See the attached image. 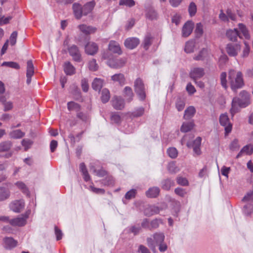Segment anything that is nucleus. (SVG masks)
I'll return each instance as SVG.
<instances>
[{
    "label": "nucleus",
    "instance_id": "obj_1",
    "mask_svg": "<svg viewBox=\"0 0 253 253\" xmlns=\"http://www.w3.org/2000/svg\"><path fill=\"white\" fill-rule=\"evenodd\" d=\"M240 97H234L232 99L230 113L233 116L239 111V108H245L250 104V94L246 90L239 93Z\"/></svg>",
    "mask_w": 253,
    "mask_h": 253
},
{
    "label": "nucleus",
    "instance_id": "obj_2",
    "mask_svg": "<svg viewBox=\"0 0 253 253\" xmlns=\"http://www.w3.org/2000/svg\"><path fill=\"white\" fill-rule=\"evenodd\" d=\"M228 80L231 88L234 91L242 88L245 85L243 75L241 71L230 70L228 72Z\"/></svg>",
    "mask_w": 253,
    "mask_h": 253
},
{
    "label": "nucleus",
    "instance_id": "obj_3",
    "mask_svg": "<svg viewBox=\"0 0 253 253\" xmlns=\"http://www.w3.org/2000/svg\"><path fill=\"white\" fill-rule=\"evenodd\" d=\"M165 236L164 233L161 232H156L153 235V238L148 237L146 239L147 244L148 247L154 252H156V246L161 243L164 241Z\"/></svg>",
    "mask_w": 253,
    "mask_h": 253
},
{
    "label": "nucleus",
    "instance_id": "obj_4",
    "mask_svg": "<svg viewBox=\"0 0 253 253\" xmlns=\"http://www.w3.org/2000/svg\"><path fill=\"white\" fill-rule=\"evenodd\" d=\"M134 90L140 100H143L146 97L144 85L142 80L137 78L134 83Z\"/></svg>",
    "mask_w": 253,
    "mask_h": 253
},
{
    "label": "nucleus",
    "instance_id": "obj_5",
    "mask_svg": "<svg viewBox=\"0 0 253 253\" xmlns=\"http://www.w3.org/2000/svg\"><path fill=\"white\" fill-rule=\"evenodd\" d=\"M219 122L220 125L224 127L225 134L227 135L231 131L232 125L227 114H222L220 116Z\"/></svg>",
    "mask_w": 253,
    "mask_h": 253
},
{
    "label": "nucleus",
    "instance_id": "obj_6",
    "mask_svg": "<svg viewBox=\"0 0 253 253\" xmlns=\"http://www.w3.org/2000/svg\"><path fill=\"white\" fill-rule=\"evenodd\" d=\"M30 212V210H29L26 211L25 214L22 215L21 216L15 218L10 219L9 223L12 226H22L24 225L26 223V220L28 218Z\"/></svg>",
    "mask_w": 253,
    "mask_h": 253
},
{
    "label": "nucleus",
    "instance_id": "obj_7",
    "mask_svg": "<svg viewBox=\"0 0 253 253\" xmlns=\"http://www.w3.org/2000/svg\"><path fill=\"white\" fill-rule=\"evenodd\" d=\"M201 141L202 138L200 137H198L193 142H187L186 143V145L188 148L193 147L194 156H199L201 154L200 149Z\"/></svg>",
    "mask_w": 253,
    "mask_h": 253
},
{
    "label": "nucleus",
    "instance_id": "obj_8",
    "mask_svg": "<svg viewBox=\"0 0 253 253\" xmlns=\"http://www.w3.org/2000/svg\"><path fill=\"white\" fill-rule=\"evenodd\" d=\"M126 63V58H120L117 59H109L107 61V65L112 68L120 69L124 67Z\"/></svg>",
    "mask_w": 253,
    "mask_h": 253
},
{
    "label": "nucleus",
    "instance_id": "obj_9",
    "mask_svg": "<svg viewBox=\"0 0 253 253\" xmlns=\"http://www.w3.org/2000/svg\"><path fill=\"white\" fill-rule=\"evenodd\" d=\"M68 52L73 59L78 62L82 60L81 54L78 47L76 45H72L68 48Z\"/></svg>",
    "mask_w": 253,
    "mask_h": 253
},
{
    "label": "nucleus",
    "instance_id": "obj_10",
    "mask_svg": "<svg viewBox=\"0 0 253 253\" xmlns=\"http://www.w3.org/2000/svg\"><path fill=\"white\" fill-rule=\"evenodd\" d=\"M9 207L12 211L20 212L25 207V202L23 199L14 200L10 204Z\"/></svg>",
    "mask_w": 253,
    "mask_h": 253
},
{
    "label": "nucleus",
    "instance_id": "obj_11",
    "mask_svg": "<svg viewBox=\"0 0 253 253\" xmlns=\"http://www.w3.org/2000/svg\"><path fill=\"white\" fill-rule=\"evenodd\" d=\"M226 52L230 56H236L241 50V45L238 43H229L226 48Z\"/></svg>",
    "mask_w": 253,
    "mask_h": 253
},
{
    "label": "nucleus",
    "instance_id": "obj_12",
    "mask_svg": "<svg viewBox=\"0 0 253 253\" xmlns=\"http://www.w3.org/2000/svg\"><path fill=\"white\" fill-rule=\"evenodd\" d=\"M194 28V23L192 21H187L182 28V36L188 37L192 33Z\"/></svg>",
    "mask_w": 253,
    "mask_h": 253
},
{
    "label": "nucleus",
    "instance_id": "obj_13",
    "mask_svg": "<svg viewBox=\"0 0 253 253\" xmlns=\"http://www.w3.org/2000/svg\"><path fill=\"white\" fill-rule=\"evenodd\" d=\"M205 75L204 70L202 68H194L191 69L190 73V77L194 81L197 80L204 76Z\"/></svg>",
    "mask_w": 253,
    "mask_h": 253
},
{
    "label": "nucleus",
    "instance_id": "obj_14",
    "mask_svg": "<svg viewBox=\"0 0 253 253\" xmlns=\"http://www.w3.org/2000/svg\"><path fill=\"white\" fill-rule=\"evenodd\" d=\"M90 170H92L95 175L99 177H103L107 174V172L98 165V162L94 164H91Z\"/></svg>",
    "mask_w": 253,
    "mask_h": 253
},
{
    "label": "nucleus",
    "instance_id": "obj_15",
    "mask_svg": "<svg viewBox=\"0 0 253 253\" xmlns=\"http://www.w3.org/2000/svg\"><path fill=\"white\" fill-rule=\"evenodd\" d=\"M3 247L6 250H11L17 246V241L11 237H5L3 239Z\"/></svg>",
    "mask_w": 253,
    "mask_h": 253
},
{
    "label": "nucleus",
    "instance_id": "obj_16",
    "mask_svg": "<svg viewBox=\"0 0 253 253\" xmlns=\"http://www.w3.org/2000/svg\"><path fill=\"white\" fill-rule=\"evenodd\" d=\"M112 104L113 107L117 110H121L125 106L124 100L119 96H114L113 98Z\"/></svg>",
    "mask_w": 253,
    "mask_h": 253
},
{
    "label": "nucleus",
    "instance_id": "obj_17",
    "mask_svg": "<svg viewBox=\"0 0 253 253\" xmlns=\"http://www.w3.org/2000/svg\"><path fill=\"white\" fill-rule=\"evenodd\" d=\"M27 73H26V77H27V84H30L31 82V78L32 76L34 75V65L31 60H29L27 61Z\"/></svg>",
    "mask_w": 253,
    "mask_h": 253
},
{
    "label": "nucleus",
    "instance_id": "obj_18",
    "mask_svg": "<svg viewBox=\"0 0 253 253\" xmlns=\"http://www.w3.org/2000/svg\"><path fill=\"white\" fill-rule=\"evenodd\" d=\"M108 48L110 51L118 55L122 54L119 44L115 41H111L109 44Z\"/></svg>",
    "mask_w": 253,
    "mask_h": 253
},
{
    "label": "nucleus",
    "instance_id": "obj_19",
    "mask_svg": "<svg viewBox=\"0 0 253 253\" xmlns=\"http://www.w3.org/2000/svg\"><path fill=\"white\" fill-rule=\"evenodd\" d=\"M139 43V40L136 38H129L126 40L125 45L129 49H133L135 48Z\"/></svg>",
    "mask_w": 253,
    "mask_h": 253
},
{
    "label": "nucleus",
    "instance_id": "obj_20",
    "mask_svg": "<svg viewBox=\"0 0 253 253\" xmlns=\"http://www.w3.org/2000/svg\"><path fill=\"white\" fill-rule=\"evenodd\" d=\"M160 209L157 206L154 205H148L144 211V213L146 216H151L159 212Z\"/></svg>",
    "mask_w": 253,
    "mask_h": 253
},
{
    "label": "nucleus",
    "instance_id": "obj_21",
    "mask_svg": "<svg viewBox=\"0 0 253 253\" xmlns=\"http://www.w3.org/2000/svg\"><path fill=\"white\" fill-rule=\"evenodd\" d=\"M98 46L94 42H88L85 46V51L87 54L94 55L98 51Z\"/></svg>",
    "mask_w": 253,
    "mask_h": 253
},
{
    "label": "nucleus",
    "instance_id": "obj_22",
    "mask_svg": "<svg viewBox=\"0 0 253 253\" xmlns=\"http://www.w3.org/2000/svg\"><path fill=\"white\" fill-rule=\"evenodd\" d=\"M78 28L82 33L85 35L93 34L96 31V28L95 27L87 26L84 24L79 25Z\"/></svg>",
    "mask_w": 253,
    "mask_h": 253
},
{
    "label": "nucleus",
    "instance_id": "obj_23",
    "mask_svg": "<svg viewBox=\"0 0 253 253\" xmlns=\"http://www.w3.org/2000/svg\"><path fill=\"white\" fill-rule=\"evenodd\" d=\"M226 36L230 41H235L237 40V37H239L242 38V36L237 29L233 30H229L226 32Z\"/></svg>",
    "mask_w": 253,
    "mask_h": 253
},
{
    "label": "nucleus",
    "instance_id": "obj_24",
    "mask_svg": "<svg viewBox=\"0 0 253 253\" xmlns=\"http://www.w3.org/2000/svg\"><path fill=\"white\" fill-rule=\"evenodd\" d=\"M73 10L74 15L77 19H80L83 15V7L78 3H75L73 4Z\"/></svg>",
    "mask_w": 253,
    "mask_h": 253
},
{
    "label": "nucleus",
    "instance_id": "obj_25",
    "mask_svg": "<svg viewBox=\"0 0 253 253\" xmlns=\"http://www.w3.org/2000/svg\"><path fill=\"white\" fill-rule=\"evenodd\" d=\"M95 5V2L94 0L88 2L83 7V15H87L90 13Z\"/></svg>",
    "mask_w": 253,
    "mask_h": 253
},
{
    "label": "nucleus",
    "instance_id": "obj_26",
    "mask_svg": "<svg viewBox=\"0 0 253 253\" xmlns=\"http://www.w3.org/2000/svg\"><path fill=\"white\" fill-rule=\"evenodd\" d=\"M253 153V145L249 144L244 146L236 156V158H239L243 154L250 155Z\"/></svg>",
    "mask_w": 253,
    "mask_h": 253
},
{
    "label": "nucleus",
    "instance_id": "obj_27",
    "mask_svg": "<svg viewBox=\"0 0 253 253\" xmlns=\"http://www.w3.org/2000/svg\"><path fill=\"white\" fill-rule=\"evenodd\" d=\"M111 80L114 82H118L121 85H123L126 83V78L122 73L116 74L111 76Z\"/></svg>",
    "mask_w": 253,
    "mask_h": 253
},
{
    "label": "nucleus",
    "instance_id": "obj_28",
    "mask_svg": "<svg viewBox=\"0 0 253 253\" xmlns=\"http://www.w3.org/2000/svg\"><path fill=\"white\" fill-rule=\"evenodd\" d=\"M133 95L131 87L126 86L124 89V96L126 98V101L130 102L132 100Z\"/></svg>",
    "mask_w": 253,
    "mask_h": 253
},
{
    "label": "nucleus",
    "instance_id": "obj_29",
    "mask_svg": "<svg viewBox=\"0 0 253 253\" xmlns=\"http://www.w3.org/2000/svg\"><path fill=\"white\" fill-rule=\"evenodd\" d=\"M65 73L68 75H72L75 73V68L70 62H66L64 64Z\"/></svg>",
    "mask_w": 253,
    "mask_h": 253
},
{
    "label": "nucleus",
    "instance_id": "obj_30",
    "mask_svg": "<svg viewBox=\"0 0 253 253\" xmlns=\"http://www.w3.org/2000/svg\"><path fill=\"white\" fill-rule=\"evenodd\" d=\"M196 110L193 106L188 107L184 111L183 118L185 120H189L195 115Z\"/></svg>",
    "mask_w": 253,
    "mask_h": 253
},
{
    "label": "nucleus",
    "instance_id": "obj_31",
    "mask_svg": "<svg viewBox=\"0 0 253 253\" xmlns=\"http://www.w3.org/2000/svg\"><path fill=\"white\" fill-rule=\"evenodd\" d=\"M194 126V124L193 121L184 122L180 127V130L182 132H187L192 130Z\"/></svg>",
    "mask_w": 253,
    "mask_h": 253
},
{
    "label": "nucleus",
    "instance_id": "obj_32",
    "mask_svg": "<svg viewBox=\"0 0 253 253\" xmlns=\"http://www.w3.org/2000/svg\"><path fill=\"white\" fill-rule=\"evenodd\" d=\"M14 184L23 194H26L27 196L29 195V189L23 182L17 181Z\"/></svg>",
    "mask_w": 253,
    "mask_h": 253
},
{
    "label": "nucleus",
    "instance_id": "obj_33",
    "mask_svg": "<svg viewBox=\"0 0 253 253\" xmlns=\"http://www.w3.org/2000/svg\"><path fill=\"white\" fill-rule=\"evenodd\" d=\"M160 189L157 187H154L149 189L146 192V195L149 198H155L159 194Z\"/></svg>",
    "mask_w": 253,
    "mask_h": 253
},
{
    "label": "nucleus",
    "instance_id": "obj_34",
    "mask_svg": "<svg viewBox=\"0 0 253 253\" xmlns=\"http://www.w3.org/2000/svg\"><path fill=\"white\" fill-rule=\"evenodd\" d=\"M10 196V191L9 189L0 187V201H4Z\"/></svg>",
    "mask_w": 253,
    "mask_h": 253
},
{
    "label": "nucleus",
    "instance_id": "obj_35",
    "mask_svg": "<svg viewBox=\"0 0 253 253\" xmlns=\"http://www.w3.org/2000/svg\"><path fill=\"white\" fill-rule=\"evenodd\" d=\"M103 81L100 79L95 78L92 83V87L96 91H100L103 86Z\"/></svg>",
    "mask_w": 253,
    "mask_h": 253
},
{
    "label": "nucleus",
    "instance_id": "obj_36",
    "mask_svg": "<svg viewBox=\"0 0 253 253\" xmlns=\"http://www.w3.org/2000/svg\"><path fill=\"white\" fill-rule=\"evenodd\" d=\"M195 46V42L193 41H189L185 43L184 50L187 53H192L194 52Z\"/></svg>",
    "mask_w": 253,
    "mask_h": 253
},
{
    "label": "nucleus",
    "instance_id": "obj_37",
    "mask_svg": "<svg viewBox=\"0 0 253 253\" xmlns=\"http://www.w3.org/2000/svg\"><path fill=\"white\" fill-rule=\"evenodd\" d=\"M10 137L14 139H19L25 135V133L20 129H16L11 131L9 133Z\"/></svg>",
    "mask_w": 253,
    "mask_h": 253
},
{
    "label": "nucleus",
    "instance_id": "obj_38",
    "mask_svg": "<svg viewBox=\"0 0 253 253\" xmlns=\"http://www.w3.org/2000/svg\"><path fill=\"white\" fill-rule=\"evenodd\" d=\"M3 106V111L5 112L9 111L13 107V102L11 101H6L5 97H4L2 101L1 102Z\"/></svg>",
    "mask_w": 253,
    "mask_h": 253
},
{
    "label": "nucleus",
    "instance_id": "obj_39",
    "mask_svg": "<svg viewBox=\"0 0 253 253\" xmlns=\"http://www.w3.org/2000/svg\"><path fill=\"white\" fill-rule=\"evenodd\" d=\"M110 92L107 88H104L101 92V101L103 103H105L107 102L110 99Z\"/></svg>",
    "mask_w": 253,
    "mask_h": 253
},
{
    "label": "nucleus",
    "instance_id": "obj_40",
    "mask_svg": "<svg viewBox=\"0 0 253 253\" xmlns=\"http://www.w3.org/2000/svg\"><path fill=\"white\" fill-rule=\"evenodd\" d=\"M174 185V182L173 180L170 179H167L162 182V187L165 190H169L170 189V187L173 186Z\"/></svg>",
    "mask_w": 253,
    "mask_h": 253
},
{
    "label": "nucleus",
    "instance_id": "obj_41",
    "mask_svg": "<svg viewBox=\"0 0 253 253\" xmlns=\"http://www.w3.org/2000/svg\"><path fill=\"white\" fill-rule=\"evenodd\" d=\"M80 169L83 173L84 180L86 181H89L90 180V176L84 163H82L80 165Z\"/></svg>",
    "mask_w": 253,
    "mask_h": 253
},
{
    "label": "nucleus",
    "instance_id": "obj_42",
    "mask_svg": "<svg viewBox=\"0 0 253 253\" xmlns=\"http://www.w3.org/2000/svg\"><path fill=\"white\" fill-rule=\"evenodd\" d=\"M12 146V143L9 141L2 142L0 143V152L8 151Z\"/></svg>",
    "mask_w": 253,
    "mask_h": 253
},
{
    "label": "nucleus",
    "instance_id": "obj_43",
    "mask_svg": "<svg viewBox=\"0 0 253 253\" xmlns=\"http://www.w3.org/2000/svg\"><path fill=\"white\" fill-rule=\"evenodd\" d=\"M239 29L245 39H250V36L249 32L244 24H239Z\"/></svg>",
    "mask_w": 253,
    "mask_h": 253
},
{
    "label": "nucleus",
    "instance_id": "obj_44",
    "mask_svg": "<svg viewBox=\"0 0 253 253\" xmlns=\"http://www.w3.org/2000/svg\"><path fill=\"white\" fill-rule=\"evenodd\" d=\"M195 33L197 38H200L203 34V26L201 23H197Z\"/></svg>",
    "mask_w": 253,
    "mask_h": 253
},
{
    "label": "nucleus",
    "instance_id": "obj_45",
    "mask_svg": "<svg viewBox=\"0 0 253 253\" xmlns=\"http://www.w3.org/2000/svg\"><path fill=\"white\" fill-rule=\"evenodd\" d=\"M152 39L153 38L150 34H147L145 36L143 42V46L146 49H147L152 44Z\"/></svg>",
    "mask_w": 253,
    "mask_h": 253
},
{
    "label": "nucleus",
    "instance_id": "obj_46",
    "mask_svg": "<svg viewBox=\"0 0 253 253\" xmlns=\"http://www.w3.org/2000/svg\"><path fill=\"white\" fill-rule=\"evenodd\" d=\"M168 169L171 173H175L179 171V168L173 162L169 163L168 166Z\"/></svg>",
    "mask_w": 253,
    "mask_h": 253
},
{
    "label": "nucleus",
    "instance_id": "obj_47",
    "mask_svg": "<svg viewBox=\"0 0 253 253\" xmlns=\"http://www.w3.org/2000/svg\"><path fill=\"white\" fill-rule=\"evenodd\" d=\"M68 109L70 111L75 110L79 111L80 109V106L74 102H69L67 104Z\"/></svg>",
    "mask_w": 253,
    "mask_h": 253
},
{
    "label": "nucleus",
    "instance_id": "obj_48",
    "mask_svg": "<svg viewBox=\"0 0 253 253\" xmlns=\"http://www.w3.org/2000/svg\"><path fill=\"white\" fill-rule=\"evenodd\" d=\"M188 12L191 17L195 15L197 12V6L194 2H190L188 7Z\"/></svg>",
    "mask_w": 253,
    "mask_h": 253
},
{
    "label": "nucleus",
    "instance_id": "obj_49",
    "mask_svg": "<svg viewBox=\"0 0 253 253\" xmlns=\"http://www.w3.org/2000/svg\"><path fill=\"white\" fill-rule=\"evenodd\" d=\"M176 182L178 184L182 186H187L189 185V182L187 178L180 176L176 177Z\"/></svg>",
    "mask_w": 253,
    "mask_h": 253
},
{
    "label": "nucleus",
    "instance_id": "obj_50",
    "mask_svg": "<svg viewBox=\"0 0 253 253\" xmlns=\"http://www.w3.org/2000/svg\"><path fill=\"white\" fill-rule=\"evenodd\" d=\"M167 153L169 156L172 159L176 158L178 155L177 150L174 147L169 148L167 150Z\"/></svg>",
    "mask_w": 253,
    "mask_h": 253
},
{
    "label": "nucleus",
    "instance_id": "obj_51",
    "mask_svg": "<svg viewBox=\"0 0 253 253\" xmlns=\"http://www.w3.org/2000/svg\"><path fill=\"white\" fill-rule=\"evenodd\" d=\"M227 74L225 72H222L220 74V83L223 87L225 89L227 88Z\"/></svg>",
    "mask_w": 253,
    "mask_h": 253
},
{
    "label": "nucleus",
    "instance_id": "obj_52",
    "mask_svg": "<svg viewBox=\"0 0 253 253\" xmlns=\"http://www.w3.org/2000/svg\"><path fill=\"white\" fill-rule=\"evenodd\" d=\"M207 55V50L203 48L200 51L199 54L194 57V59L196 60H204Z\"/></svg>",
    "mask_w": 253,
    "mask_h": 253
},
{
    "label": "nucleus",
    "instance_id": "obj_53",
    "mask_svg": "<svg viewBox=\"0 0 253 253\" xmlns=\"http://www.w3.org/2000/svg\"><path fill=\"white\" fill-rule=\"evenodd\" d=\"M135 3V1L133 0H120L119 1L120 5H125L129 7L134 6Z\"/></svg>",
    "mask_w": 253,
    "mask_h": 253
},
{
    "label": "nucleus",
    "instance_id": "obj_54",
    "mask_svg": "<svg viewBox=\"0 0 253 253\" xmlns=\"http://www.w3.org/2000/svg\"><path fill=\"white\" fill-rule=\"evenodd\" d=\"M33 141L29 139H24L21 142L22 145L24 147L25 151L29 149L33 144Z\"/></svg>",
    "mask_w": 253,
    "mask_h": 253
},
{
    "label": "nucleus",
    "instance_id": "obj_55",
    "mask_svg": "<svg viewBox=\"0 0 253 253\" xmlns=\"http://www.w3.org/2000/svg\"><path fill=\"white\" fill-rule=\"evenodd\" d=\"M110 118L112 123L119 124L121 122V117L116 113H112Z\"/></svg>",
    "mask_w": 253,
    "mask_h": 253
},
{
    "label": "nucleus",
    "instance_id": "obj_56",
    "mask_svg": "<svg viewBox=\"0 0 253 253\" xmlns=\"http://www.w3.org/2000/svg\"><path fill=\"white\" fill-rule=\"evenodd\" d=\"M161 222V220L159 219H154L150 222V230H151L153 229L157 228Z\"/></svg>",
    "mask_w": 253,
    "mask_h": 253
},
{
    "label": "nucleus",
    "instance_id": "obj_57",
    "mask_svg": "<svg viewBox=\"0 0 253 253\" xmlns=\"http://www.w3.org/2000/svg\"><path fill=\"white\" fill-rule=\"evenodd\" d=\"M1 65L3 66H8L9 67L16 69H18L20 68V66L19 65V64L16 62H4L2 63Z\"/></svg>",
    "mask_w": 253,
    "mask_h": 253
},
{
    "label": "nucleus",
    "instance_id": "obj_58",
    "mask_svg": "<svg viewBox=\"0 0 253 253\" xmlns=\"http://www.w3.org/2000/svg\"><path fill=\"white\" fill-rule=\"evenodd\" d=\"M146 17L151 19L154 20L157 18V14L156 12L152 9H150L146 14Z\"/></svg>",
    "mask_w": 253,
    "mask_h": 253
},
{
    "label": "nucleus",
    "instance_id": "obj_59",
    "mask_svg": "<svg viewBox=\"0 0 253 253\" xmlns=\"http://www.w3.org/2000/svg\"><path fill=\"white\" fill-rule=\"evenodd\" d=\"M185 102L184 100L179 99L176 102V108L178 111H182L185 107Z\"/></svg>",
    "mask_w": 253,
    "mask_h": 253
},
{
    "label": "nucleus",
    "instance_id": "obj_60",
    "mask_svg": "<svg viewBox=\"0 0 253 253\" xmlns=\"http://www.w3.org/2000/svg\"><path fill=\"white\" fill-rule=\"evenodd\" d=\"M144 108L143 107H140L134 110L132 115L134 117H139L144 114Z\"/></svg>",
    "mask_w": 253,
    "mask_h": 253
},
{
    "label": "nucleus",
    "instance_id": "obj_61",
    "mask_svg": "<svg viewBox=\"0 0 253 253\" xmlns=\"http://www.w3.org/2000/svg\"><path fill=\"white\" fill-rule=\"evenodd\" d=\"M244 212L247 215H250L253 212V206L252 204L246 205L244 207Z\"/></svg>",
    "mask_w": 253,
    "mask_h": 253
},
{
    "label": "nucleus",
    "instance_id": "obj_62",
    "mask_svg": "<svg viewBox=\"0 0 253 253\" xmlns=\"http://www.w3.org/2000/svg\"><path fill=\"white\" fill-rule=\"evenodd\" d=\"M136 193V190L135 189H131L128 191L125 195V198L127 200H130L135 197Z\"/></svg>",
    "mask_w": 253,
    "mask_h": 253
},
{
    "label": "nucleus",
    "instance_id": "obj_63",
    "mask_svg": "<svg viewBox=\"0 0 253 253\" xmlns=\"http://www.w3.org/2000/svg\"><path fill=\"white\" fill-rule=\"evenodd\" d=\"M243 201L247 202L253 203V191L248 193L243 198Z\"/></svg>",
    "mask_w": 253,
    "mask_h": 253
},
{
    "label": "nucleus",
    "instance_id": "obj_64",
    "mask_svg": "<svg viewBox=\"0 0 253 253\" xmlns=\"http://www.w3.org/2000/svg\"><path fill=\"white\" fill-rule=\"evenodd\" d=\"M88 68L90 70L95 71L98 68L97 64H96V60L92 59L88 63Z\"/></svg>",
    "mask_w": 253,
    "mask_h": 253
}]
</instances>
